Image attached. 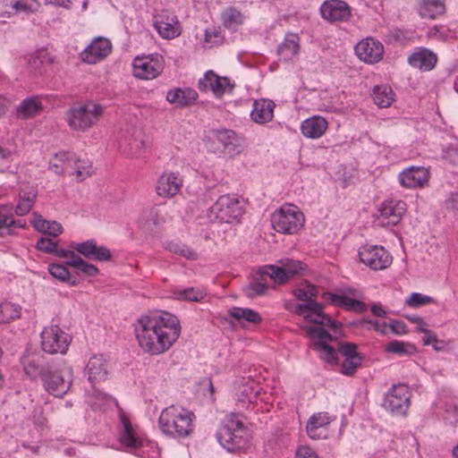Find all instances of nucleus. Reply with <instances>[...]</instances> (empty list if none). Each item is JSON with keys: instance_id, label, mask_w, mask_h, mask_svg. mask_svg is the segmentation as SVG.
I'll return each mask as SVG.
<instances>
[{"instance_id": "obj_1", "label": "nucleus", "mask_w": 458, "mask_h": 458, "mask_svg": "<svg viewBox=\"0 0 458 458\" xmlns=\"http://www.w3.org/2000/svg\"><path fill=\"white\" fill-rule=\"evenodd\" d=\"M293 293L301 301L296 305L295 312L311 324L303 326L302 329L312 341V348L326 362H335L337 352L331 344L334 338L327 329L336 333L339 323L327 315L323 306L314 300L318 294V289L314 285L306 283L295 289Z\"/></svg>"}, {"instance_id": "obj_2", "label": "nucleus", "mask_w": 458, "mask_h": 458, "mask_svg": "<svg viewBox=\"0 0 458 458\" xmlns=\"http://www.w3.org/2000/svg\"><path fill=\"white\" fill-rule=\"evenodd\" d=\"M134 334L144 352L159 355L177 341L181 325L178 318L169 312L142 315L134 324Z\"/></svg>"}, {"instance_id": "obj_3", "label": "nucleus", "mask_w": 458, "mask_h": 458, "mask_svg": "<svg viewBox=\"0 0 458 458\" xmlns=\"http://www.w3.org/2000/svg\"><path fill=\"white\" fill-rule=\"evenodd\" d=\"M194 413L182 406L165 408L158 419V427L163 434L173 438L188 437L193 431Z\"/></svg>"}, {"instance_id": "obj_4", "label": "nucleus", "mask_w": 458, "mask_h": 458, "mask_svg": "<svg viewBox=\"0 0 458 458\" xmlns=\"http://www.w3.org/2000/svg\"><path fill=\"white\" fill-rule=\"evenodd\" d=\"M105 107L95 100L81 101L71 106L65 113V121L72 131H89L102 117Z\"/></svg>"}, {"instance_id": "obj_5", "label": "nucleus", "mask_w": 458, "mask_h": 458, "mask_svg": "<svg viewBox=\"0 0 458 458\" xmlns=\"http://www.w3.org/2000/svg\"><path fill=\"white\" fill-rule=\"evenodd\" d=\"M218 442L228 451L245 447L249 442V433L241 416L235 413L226 415L216 433Z\"/></svg>"}, {"instance_id": "obj_6", "label": "nucleus", "mask_w": 458, "mask_h": 458, "mask_svg": "<svg viewBox=\"0 0 458 458\" xmlns=\"http://www.w3.org/2000/svg\"><path fill=\"white\" fill-rule=\"evenodd\" d=\"M305 218L300 208L292 204H284L271 216L272 227L280 233L293 234L304 225Z\"/></svg>"}, {"instance_id": "obj_7", "label": "nucleus", "mask_w": 458, "mask_h": 458, "mask_svg": "<svg viewBox=\"0 0 458 458\" xmlns=\"http://www.w3.org/2000/svg\"><path fill=\"white\" fill-rule=\"evenodd\" d=\"M72 379L73 371L68 365L58 369L48 368L42 377L45 389L55 397H63L69 391Z\"/></svg>"}, {"instance_id": "obj_8", "label": "nucleus", "mask_w": 458, "mask_h": 458, "mask_svg": "<svg viewBox=\"0 0 458 458\" xmlns=\"http://www.w3.org/2000/svg\"><path fill=\"white\" fill-rule=\"evenodd\" d=\"M242 215V208L239 199L232 195H222L208 209L210 221L232 223Z\"/></svg>"}, {"instance_id": "obj_9", "label": "nucleus", "mask_w": 458, "mask_h": 458, "mask_svg": "<svg viewBox=\"0 0 458 458\" xmlns=\"http://www.w3.org/2000/svg\"><path fill=\"white\" fill-rule=\"evenodd\" d=\"M55 159L59 161L61 165L51 163L50 167L56 174H62L66 169L72 168L75 171L77 179L83 181L93 173L91 162L88 159H80L73 153L59 152L55 155Z\"/></svg>"}, {"instance_id": "obj_10", "label": "nucleus", "mask_w": 458, "mask_h": 458, "mask_svg": "<svg viewBox=\"0 0 458 458\" xmlns=\"http://www.w3.org/2000/svg\"><path fill=\"white\" fill-rule=\"evenodd\" d=\"M411 393L404 384L393 385L385 394L383 407L395 415H405L411 404Z\"/></svg>"}, {"instance_id": "obj_11", "label": "nucleus", "mask_w": 458, "mask_h": 458, "mask_svg": "<svg viewBox=\"0 0 458 458\" xmlns=\"http://www.w3.org/2000/svg\"><path fill=\"white\" fill-rule=\"evenodd\" d=\"M71 343V336L58 326L46 327L41 333V345L50 354L64 353Z\"/></svg>"}, {"instance_id": "obj_12", "label": "nucleus", "mask_w": 458, "mask_h": 458, "mask_svg": "<svg viewBox=\"0 0 458 458\" xmlns=\"http://www.w3.org/2000/svg\"><path fill=\"white\" fill-rule=\"evenodd\" d=\"M164 69L163 59L158 55L137 56L132 61V73L140 80H153Z\"/></svg>"}, {"instance_id": "obj_13", "label": "nucleus", "mask_w": 458, "mask_h": 458, "mask_svg": "<svg viewBox=\"0 0 458 458\" xmlns=\"http://www.w3.org/2000/svg\"><path fill=\"white\" fill-rule=\"evenodd\" d=\"M359 258L367 267L373 270H383L392 263V256L382 246L364 245L359 250Z\"/></svg>"}, {"instance_id": "obj_14", "label": "nucleus", "mask_w": 458, "mask_h": 458, "mask_svg": "<svg viewBox=\"0 0 458 458\" xmlns=\"http://www.w3.org/2000/svg\"><path fill=\"white\" fill-rule=\"evenodd\" d=\"M112 52L111 41L104 37H96L80 54L81 60L88 64H95L106 58Z\"/></svg>"}, {"instance_id": "obj_15", "label": "nucleus", "mask_w": 458, "mask_h": 458, "mask_svg": "<svg viewBox=\"0 0 458 458\" xmlns=\"http://www.w3.org/2000/svg\"><path fill=\"white\" fill-rule=\"evenodd\" d=\"M235 83L229 77L217 75L213 71H208L203 79L199 81V90H211L215 96L222 97L233 89Z\"/></svg>"}, {"instance_id": "obj_16", "label": "nucleus", "mask_w": 458, "mask_h": 458, "mask_svg": "<svg viewBox=\"0 0 458 458\" xmlns=\"http://www.w3.org/2000/svg\"><path fill=\"white\" fill-rule=\"evenodd\" d=\"M305 268V266L298 260L286 259L282 261V266H267L263 270L266 275L269 276L273 282L276 284H284L290 277L299 274Z\"/></svg>"}, {"instance_id": "obj_17", "label": "nucleus", "mask_w": 458, "mask_h": 458, "mask_svg": "<svg viewBox=\"0 0 458 458\" xmlns=\"http://www.w3.org/2000/svg\"><path fill=\"white\" fill-rule=\"evenodd\" d=\"M354 50L360 61L370 64L378 63L384 55L382 43L373 38L361 39L357 43Z\"/></svg>"}, {"instance_id": "obj_18", "label": "nucleus", "mask_w": 458, "mask_h": 458, "mask_svg": "<svg viewBox=\"0 0 458 458\" xmlns=\"http://www.w3.org/2000/svg\"><path fill=\"white\" fill-rule=\"evenodd\" d=\"M430 174L424 166H410L398 175L400 184L407 189L423 188L428 182Z\"/></svg>"}, {"instance_id": "obj_19", "label": "nucleus", "mask_w": 458, "mask_h": 458, "mask_svg": "<svg viewBox=\"0 0 458 458\" xmlns=\"http://www.w3.org/2000/svg\"><path fill=\"white\" fill-rule=\"evenodd\" d=\"M406 211V203L403 200H386L379 208L378 221L383 226L397 225Z\"/></svg>"}, {"instance_id": "obj_20", "label": "nucleus", "mask_w": 458, "mask_h": 458, "mask_svg": "<svg viewBox=\"0 0 458 458\" xmlns=\"http://www.w3.org/2000/svg\"><path fill=\"white\" fill-rule=\"evenodd\" d=\"M71 248L88 259L107 261L112 258L111 251L105 246H98L94 240L72 242Z\"/></svg>"}, {"instance_id": "obj_21", "label": "nucleus", "mask_w": 458, "mask_h": 458, "mask_svg": "<svg viewBox=\"0 0 458 458\" xmlns=\"http://www.w3.org/2000/svg\"><path fill=\"white\" fill-rule=\"evenodd\" d=\"M182 183L183 180L179 173L166 171L158 178L156 191L160 197L172 198L180 191Z\"/></svg>"}, {"instance_id": "obj_22", "label": "nucleus", "mask_w": 458, "mask_h": 458, "mask_svg": "<svg viewBox=\"0 0 458 458\" xmlns=\"http://www.w3.org/2000/svg\"><path fill=\"white\" fill-rule=\"evenodd\" d=\"M320 14L323 19L335 22L344 21L350 17L348 4L342 0H327L320 6Z\"/></svg>"}, {"instance_id": "obj_23", "label": "nucleus", "mask_w": 458, "mask_h": 458, "mask_svg": "<svg viewBox=\"0 0 458 458\" xmlns=\"http://www.w3.org/2000/svg\"><path fill=\"white\" fill-rule=\"evenodd\" d=\"M154 27L163 38H174L181 34L177 17L165 12L155 16Z\"/></svg>"}, {"instance_id": "obj_24", "label": "nucleus", "mask_w": 458, "mask_h": 458, "mask_svg": "<svg viewBox=\"0 0 458 458\" xmlns=\"http://www.w3.org/2000/svg\"><path fill=\"white\" fill-rule=\"evenodd\" d=\"M339 352L344 357L341 365V372L347 376L354 374L362 360L361 356L357 352L356 345L350 343L341 344Z\"/></svg>"}, {"instance_id": "obj_25", "label": "nucleus", "mask_w": 458, "mask_h": 458, "mask_svg": "<svg viewBox=\"0 0 458 458\" xmlns=\"http://www.w3.org/2000/svg\"><path fill=\"white\" fill-rule=\"evenodd\" d=\"M301 50V38L297 33L287 32L283 41L278 45L276 53L284 62L293 61Z\"/></svg>"}, {"instance_id": "obj_26", "label": "nucleus", "mask_w": 458, "mask_h": 458, "mask_svg": "<svg viewBox=\"0 0 458 458\" xmlns=\"http://www.w3.org/2000/svg\"><path fill=\"white\" fill-rule=\"evenodd\" d=\"M35 0H0V17H11L18 13H32L37 10Z\"/></svg>"}, {"instance_id": "obj_27", "label": "nucleus", "mask_w": 458, "mask_h": 458, "mask_svg": "<svg viewBox=\"0 0 458 458\" xmlns=\"http://www.w3.org/2000/svg\"><path fill=\"white\" fill-rule=\"evenodd\" d=\"M197 98L198 93L191 88H174L167 91L165 97L168 103L179 108L193 105Z\"/></svg>"}, {"instance_id": "obj_28", "label": "nucleus", "mask_w": 458, "mask_h": 458, "mask_svg": "<svg viewBox=\"0 0 458 458\" xmlns=\"http://www.w3.org/2000/svg\"><path fill=\"white\" fill-rule=\"evenodd\" d=\"M327 128V121L320 115H314L305 119L301 122L300 127L302 135L309 139H318L322 137Z\"/></svg>"}, {"instance_id": "obj_29", "label": "nucleus", "mask_w": 458, "mask_h": 458, "mask_svg": "<svg viewBox=\"0 0 458 458\" xmlns=\"http://www.w3.org/2000/svg\"><path fill=\"white\" fill-rule=\"evenodd\" d=\"M24 373L30 378H37L38 376L43 377L48 367L43 366V360L39 354L27 351L21 358Z\"/></svg>"}, {"instance_id": "obj_30", "label": "nucleus", "mask_w": 458, "mask_h": 458, "mask_svg": "<svg viewBox=\"0 0 458 458\" xmlns=\"http://www.w3.org/2000/svg\"><path fill=\"white\" fill-rule=\"evenodd\" d=\"M416 12L422 19L434 20L445 12V4L442 0H419Z\"/></svg>"}, {"instance_id": "obj_31", "label": "nucleus", "mask_w": 458, "mask_h": 458, "mask_svg": "<svg viewBox=\"0 0 458 458\" xmlns=\"http://www.w3.org/2000/svg\"><path fill=\"white\" fill-rule=\"evenodd\" d=\"M275 103L268 99H258L253 103L251 111V119L257 123H266L270 122L274 116Z\"/></svg>"}, {"instance_id": "obj_32", "label": "nucleus", "mask_w": 458, "mask_h": 458, "mask_svg": "<svg viewBox=\"0 0 458 458\" xmlns=\"http://www.w3.org/2000/svg\"><path fill=\"white\" fill-rule=\"evenodd\" d=\"M335 418L327 412H318L311 415L308 420L306 430L310 438L318 439L322 437L324 429Z\"/></svg>"}, {"instance_id": "obj_33", "label": "nucleus", "mask_w": 458, "mask_h": 458, "mask_svg": "<svg viewBox=\"0 0 458 458\" xmlns=\"http://www.w3.org/2000/svg\"><path fill=\"white\" fill-rule=\"evenodd\" d=\"M228 315L243 327L250 324L257 325L262 321L261 316L257 311L248 308L233 307L228 310Z\"/></svg>"}, {"instance_id": "obj_34", "label": "nucleus", "mask_w": 458, "mask_h": 458, "mask_svg": "<svg viewBox=\"0 0 458 458\" xmlns=\"http://www.w3.org/2000/svg\"><path fill=\"white\" fill-rule=\"evenodd\" d=\"M88 379L92 384L104 380L106 377V366L103 355L92 356L86 366Z\"/></svg>"}, {"instance_id": "obj_35", "label": "nucleus", "mask_w": 458, "mask_h": 458, "mask_svg": "<svg viewBox=\"0 0 458 458\" xmlns=\"http://www.w3.org/2000/svg\"><path fill=\"white\" fill-rule=\"evenodd\" d=\"M408 62L414 68L429 71L434 68L437 56L428 49H420L409 56Z\"/></svg>"}, {"instance_id": "obj_36", "label": "nucleus", "mask_w": 458, "mask_h": 458, "mask_svg": "<svg viewBox=\"0 0 458 458\" xmlns=\"http://www.w3.org/2000/svg\"><path fill=\"white\" fill-rule=\"evenodd\" d=\"M121 420L123 428L120 436L121 443L131 449H138L143 446V439L139 437L130 420L124 416L121 418Z\"/></svg>"}, {"instance_id": "obj_37", "label": "nucleus", "mask_w": 458, "mask_h": 458, "mask_svg": "<svg viewBox=\"0 0 458 458\" xmlns=\"http://www.w3.org/2000/svg\"><path fill=\"white\" fill-rule=\"evenodd\" d=\"M41 110L42 103L38 98H27L17 106L16 116L26 120L38 115Z\"/></svg>"}, {"instance_id": "obj_38", "label": "nucleus", "mask_w": 458, "mask_h": 458, "mask_svg": "<svg viewBox=\"0 0 458 458\" xmlns=\"http://www.w3.org/2000/svg\"><path fill=\"white\" fill-rule=\"evenodd\" d=\"M33 227L43 233H47L51 236L56 237L63 233L61 224L56 221H48L42 217V216L34 214L31 221Z\"/></svg>"}, {"instance_id": "obj_39", "label": "nucleus", "mask_w": 458, "mask_h": 458, "mask_svg": "<svg viewBox=\"0 0 458 458\" xmlns=\"http://www.w3.org/2000/svg\"><path fill=\"white\" fill-rule=\"evenodd\" d=\"M372 97L374 103L381 108L388 107L394 100V93L388 85L376 86Z\"/></svg>"}, {"instance_id": "obj_40", "label": "nucleus", "mask_w": 458, "mask_h": 458, "mask_svg": "<svg viewBox=\"0 0 458 458\" xmlns=\"http://www.w3.org/2000/svg\"><path fill=\"white\" fill-rule=\"evenodd\" d=\"M173 294L175 299L186 301H201L207 295L206 292L199 287L176 288Z\"/></svg>"}, {"instance_id": "obj_41", "label": "nucleus", "mask_w": 458, "mask_h": 458, "mask_svg": "<svg viewBox=\"0 0 458 458\" xmlns=\"http://www.w3.org/2000/svg\"><path fill=\"white\" fill-rule=\"evenodd\" d=\"M66 264L76 268L78 273L89 277H94L99 273L98 268L95 265L87 262L80 256L78 258H74V259L66 260Z\"/></svg>"}, {"instance_id": "obj_42", "label": "nucleus", "mask_w": 458, "mask_h": 458, "mask_svg": "<svg viewBox=\"0 0 458 458\" xmlns=\"http://www.w3.org/2000/svg\"><path fill=\"white\" fill-rule=\"evenodd\" d=\"M21 316V307L15 303L4 301L0 303V323H9Z\"/></svg>"}, {"instance_id": "obj_43", "label": "nucleus", "mask_w": 458, "mask_h": 458, "mask_svg": "<svg viewBox=\"0 0 458 458\" xmlns=\"http://www.w3.org/2000/svg\"><path fill=\"white\" fill-rule=\"evenodd\" d=\"M164 248L179 256H182L187 259L194 260L197 259V253L193 251L191 248L188 246L182 244L177 242H166L163 244Z\"/></svg>"}, {"instance_id": "obj_44", "label": "nucleus", "mask_w": 458, "mask_h": 458, "mask_svg": "<svg viewBox=\"0 0 458 458\" xmlns=\"http://www.w3.org/2000/svg\"><path fill=\"white\" fill-rule=\"evenodd\" d=\"M222 20L226 28L234 30L243 22L244 17L241 12L235 8L229 7L223 12Z\"/></svg>"}, {"instance_id": "obj_45", "label": "nucleus", "mask_w": 458, "mask_h": 458, "mask_svg": "<svg viewBox=\"0 0 458 458\" xmlns=\"http://www.w3.org/2000/svg\"><path fill=\"white\" fill-rule=\"evenodd\" d=\"M217 140L228 151L234 150L240 145V141L235 132L231 130H221L216 133Z\"/></svg>"}, {"instance_id": "obj_46", "label": "nucleus", "mask_w": 458, "mask_h": 458, "mask_svg": "<svg viewBox=\"0 0 458 458\" xmlns=\"http://www.w3.org/2000/svg\"><path fill=\"white\" fill-rule=\"evenodd\" d=\"M25 224L21 220H15L12 216L4 213V208L0 209V236H3L5 232L10 234L11 227H24Z\"/></svg>"}, {"instance_id": "obj_47", "label": "nucleus", "mask_w": 458, "mask_h": 458, "mask_svg": "<svg viewBox=\"0 0 458 458\" xmlns=\"http://www.w3.org/2000/svg\"><path fill=\"white\" fill-rule=\"evenodd\" d=\"M265 267L260 269L259 276L255 278L250 284L249 294L260 295L263 294L267 289V277L269 276L264 273Z\"/></svg>"}, {"instance_id": "obj_48", "label": "nucleus", "mask_w": 458, "mask_h": 458, "mask_svg": "<svg viewBox=\"0 0 458 458\" xmlns=\"http://www.w3.org/2000/svg\"><path fill=\"white\" fill-rule=\"evenodd\" d=\"M35 198L36 195L34 193H28L21 197L15 208V214L18 216L28 214L33 207Z\"/></svg>"}, {"instance_id": "obj_49", "label": "nucleus", "mask_w": 458, "mask_h": 458, "mask_svg": "<svg viewBox=\"0 0 458 458\" xmlns=\"http://www.w3.org/2000/svg\"><path fill=\"white\" fill-rule=\"evenodd\" d=\"M433 302L432 297L420 293H413L405 300V305L411 308H419Z\"/></svg>"}, {"instance_id": "obj_50", "label": "nucleus", "mask_w": 458, "mask_h": 458, "mask_svg": "<svg viewBox=\"0 0 458 458\" xmlns=\"http://www.w3.org/2000/svg\"><path fill=\"white\" fill-rule=\"evenodd\" d=\"M146 145L143 140L133 139L128 143V148L123 149V153L131 157H141Z\"/></svg>"}, {"instance_id": "obj_51", "label": "nucleus", "mask_w": 458, "mask_h": 458, "mask_svg": "<svg viewBox=\"0 0 458 458\" xmlns=\"http://www.w3.org/2000/svg\"><path fill=\"white\" fill-rule=\"evenodd\" d=\"M409 349H413L412 346L409 344H405L403 342H400L397 340L391 341L386 346V351L392 353H396L399 355H407L411 353Z\"/></svg>"}, {"instance_id": "obj_52", "label": "nucleus", "mask_w": 458, "mask_h": 458, "mask_svg": "<svg viewBox=\"0 0 458 458\" xmlns=\"http://www.w3.org/2000/svg\"><path fill=\"white\" fill-rule=\"evenodd\" d=\"M48 271L52 276L62 282H67L71 277L70 272L64 265L50 264Z\"/></svg>"}, {"instance_id": "obj_53", "label": "nucleus", "mask_w": 458, "mask_h": 458, "mask_svg": "<svg viewBox=\"0 0 458 458\" xmlns=\"http://www.w3.org/2000/svg\"><path fill=\"white\" fill-rule=\"evenodd\" d=\"M332 301L339 306H343L348 310H357L360 307L361 302L352 298L344 295H335Z\"/></svg>"}, {"instance_id": "obj_54", "label": "nucleus", "mask_w": 458, "mask_h": 458, "mask_svg": "<svg viewBox=\"0 0 458 458\" xmlns=\"http://www.w3.org/2000/svg\"><path fill=\"white\" fill-rule=\"evenodd\" d=\"M56 243L51 239L41 237L36 243V248L43 252L54 254L56 251Z\"/></svg>"}, {"instance_id": "obj_55", "label": "nucleus", "mask_w": 458, "mask_h": 458, "mask_svg": "<svg viewBox=\"0 0 458 458\" xmlns=\"http://www.w3.org/2000/svg\"><path fill=\"white\" fill-rule=\"evenodd\" d=\"M237 394L239 401L242 402H245L246 400L249 402H252V398L255 397L252 386L247 384H243L242 386H239Z\"/></svg>"}, {"instance_id": "obj_56", "label": "nucleus", "mask_w": 458, "mask_h": 458, "mask_svg": "<svg viewBox=\"0 0 458 458\" xmlns=\"http://www.w3.org/2000/svg\"><path fill=\"white\" fill-rule=\"evenodd\" d=\"M362 327L372 328L382 335H386L388 333L387 325L386 323H380L377 320H364L362 322Z\"/></svg>"}, {"instance_id": "obj_57", "label": "nucleus", "mask_w": 458, "mask_h": 458, "mask_svg": "<svg viewBox=\"0 0 458 458\" xmlns=\"http://www.w3.org/2000/svg\"><path fill=\"white\" fill-rule=\"evenodd\" d=\"M388 330H391L392 333L398 335H403L407 334V327L404 322L400 320H392L389 324Z\"/></svg>"}, {"instance_id": "obj_58", "label": "nucleus", "mask_w": 458, "mask_h": 458, "mask_svg": "<svg viewBox=\"0 0 458 458\" xmlns=\"http://www.w3.org/2000/svg\"><path fill=\"white\" fill-rule=\"evenodd\" d=\"M428 34L430 38L445 40L447 38V30L442 26H435L428 30Z\"/></svg>"}, {"instance_id": "obj_59", "label": "nucleus", "mask_w": 458, "mask_h": 458, "mask_svg": "<svg viewBox=\"0 0 458 458\" xmlns=\"http://www.w3.org/2000/svg\"><path fill=\"white\" fill-rule=\"evenodd\" d=\"M405 318L411 323L416 325V331H426V327H428V324L424 320L423 318L416 315H407Z\"/></svg>"}, {"instance_id": "obj_60", "label": "nucleus", "mask_w": 458, "mask_h": 458, "mask_svg": "<svg viewBox=\"0 0 458 458\" xmlns=\"http://www.w3.org/2000/svg\"><path fill=\"white\" fill-rule=\"evenodd\" d=\"M296 458H318L314 450L309 446H300L296 451Z\"/></svg>"}, {"instance_id": "obj_61", "label": "nucleus", "mask_w": 458, "mask_h": 458, "mask_svg": "<svg viewBox=\"0 0 458 458\" xmlns=\"http://www.w3.org/2000/svg\"><path fill=\"white\" fill-rule=\"evenodd\" d=\"M443 157L453 164L458 163V149L454 147H448L443 151Z\"/></svg>"}, {"instance_id": "obj_62", "label": "nucleus", "mask_w": 458, "mask_h": 458, "mask_svg": "<svg viewBox=\"0 0 458 458\" xmlns=\"http://www.w3.org/2000/svg\"><path fill=\"white\" fill-rule=\"evenodd\" d=\"M421 333H424V336L422 338L424 345H429L432 344H439V341L437 340V335L428 329V327H426V331H420Z\"/></svg>"}, {"instance_id": "obj_63", "label": "nucleus", "mask_w": 458, "mask_h": 458, "mask_svg": "<svg viewBox=\"0 0 458 458\" xmlns=\"http://www.w3.org/2000/svg\"><path fill=\"white\" fill-rule=\"evenodd\" d=\"M54 254L57 257L64 258L67 260L74 259V258L79 257V255L75 254V252L73 250H63V249L59 250L57 247H56V251H54Z\"/></svg>"}, {"instance_id": "obj_64", "label": "nucleus", "mask_w": 458, "mask_h": 458, "mask_svg": "<svg viewBox=\"0 0 458 458\" xmlns=\"http://www.w3.org/2000/svg\"><path fill=\"white\" fill-rule=\"evenodd\" d=\"M447 208L458 213V192L452 193L447 202Z\"/></svg>"}]
</instances>
